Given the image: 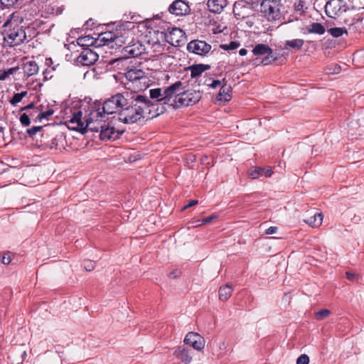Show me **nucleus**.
I'll use <instances>...</instances> for the list:
<instances>
[{
	"instance_id": "obj_26",
	"label": "nucleus",
	"mask_w": 364,
	"mask_h": 364,
	"mask_svg": "<svg viewBox=\"0 0 364 364\" xmlns=\"http://www.w3.org/2000/svg\"><path fill=\"white\" fill-rule=\"evenodd\" d=\"M304 43V40L299 39V38L288 40V41H285L284 46L283 48L286 49V50H287L289 48H292L296 50H298L302 48Z\"/></svg>"
},
{
	"instance_id": "obj_57",
	"label": "nucleus",
	"mask_w": 364,
	"mask_h": 364,
	"mask_svg": "<svg viewBox=\"0 0 364 364\" xmlns=\"http://www.w3.org/2000/svg\"><path fill=\"white\" fill-rule=\"evenodd\" d=\"M182 33H183V31L180 28H173L172 31L170 33V35H176V34H179L181 36H182Z\"/></svg>"
},
{
	"instance_id": "obj_16",
	"label": "nucleus",
	"mask_w": 364,
	"mask_h": 364,
	"mask_svg": "<svg viewBox=\"0 0 364 364\" xmlns=\"http://www.w3.org/2000/svg\"><path fill=\"white\" fill-rule=\"evenodd\" d=\"M107 36H109V38H106V41H109L110 48H112L114 47L119 48L123 45H125L127 41V38L125 36V33H109Z\"/></svg>"
},
{
	"instance_id": "obj_17",
	"label": "nucleus",
	"mask_w": 364,
	"mask_h": 364,
	"mask_svg": "<svg viewBox=\"0 0 364 364\" xmlns=\"http://www.w3.org/2000/svg\"><path fill=\"white\" fill-rule=\"evenodd\" d=\"M174 356L184 364H189L192 360L191 350L184 346H180L173 352Z\"/></svg>"
},
{
	"instance_id": "obj_25",
	"label": "nucleus",
	"mask_w": 364,
	"mask_h": 364,
	"mask_svg": "<svg viewBox=\"0 0 364 364\" xmlns=\"http://www.w3.org/2000/svg\"><path fill=\"white\" fill-rule=\"evenodd\" d=\"M232 290V285L229 284L220 287L218 291L220 300L223 301H227L230 297Z\"/></svg>"
},
{
	"instance_id": "obj_28",
	"label": "nucleus",
	"mask_w": 364,
	"mask_h": 364,
	"mask_svg": "<svg viewBox=\"0 0 364 364\" xmlns=\"http://www.w3.org/2000/svg\"><path fill=\"white\" fill-rule=\"evenodd\" d=\"M270 47L268 45L263 43H258L255 46L252 53L255 55H263L269 54Z\"/></svg>"
},
{
	"instance_id": "obj_61",
	"label": "nucleus",
	"mask_w": 364,
	"mask_h": 364,
	"mask_svg": "<svg viewBox=\"0 0 364 364\" xmlns=\"http://www.w3.org/2000/svg\"><path fill=\"white\" fill-rule=\"evenodd\" d=\"M49 73H50V71L47 69L43 72V80L44 81L48 80V75Z\"/></svg>"
},
{
	"instance_id": "obj_51",
	"label": "nucleus",
	"mask_w": 364,
	"mask_h": 364,
	"mask_svg": "<svg viewBox=\"0 0 364 364\" xmlns=\"http://www.w3.org/2000/svg\"><path fill=\"white\" fill-rule=\"evenodd\" d=\"M277 230V227L271 226V227H269V228H267L265 230V233L267 235H272V234L276 233Z\"/></svg>"
},
{
	"instance_id": "obj_7",
	"label": "nucleus",
	"mask_w": 364,
	"mask_h": 364,
	"mask_svg": "<svg viewBox=\"0 0 364 364\" xmlns=\"http://www.w3.org/2000/svg\"><path fill=\"white\" fill-rule=\"evenodd\" d=\"M201 99V93L199 90L184 91L183 89L181 95L177 97V100H173L174 107H188L196 104Z\"/></svg>"
},
{
	"instance_id": "obj_31",
	"label": "nucleus",
	"mask_w": 364,
	"mask_h": 364,
	"mask_svg": "<svg viewBox=\"0 0 364 364\" xmlns=\"http://www.w3.org/2000/svg\"><path fill=\"white\" fill-rule=\"evenodd\" d=\"M328 32L334 38H338L341 36L344 33H347V31L345 28L338 27L331 28L328 30Z\"/></svg>"
},
{
	"instance_id": "obj_6",
	"label": "nucleus",
	"mask_w": 364,
	"mask_h": 364,
	"mask_svg": "<svg viewBox=\"0 0 364 364\" xmlns=\"http://www.w3.org/2000/svg\"><path fill=\"white\" fill-rule=\"evenodd\" d=\"M281 7V0H263L260 5V10L269 21H276L282 16Z\"/></svg>"
},
{
	"instance_id": "obj_21",
	"label": "nucleus",
	"mask_w": 364,
	"mask_h": 364,
	"mask_svg": "<svg viewBox=\"0 0 364 364\" xmlns=\"http://www.w3.org/2000/svg\"><path fill=\"white\" fill-rule=\"evenodd\" d=\"M306 31L303 32L304 34L307 33L322 35L326 32V28L321 23L314 22L306 27Z\"/></svg>"
},
{
	"instance_id": "obj_22",
	"label": "nucleus",
	"mask_w": 364,
	"mask_h": 364,
	"mask_svg": "<svg viewBox=\"0 0 364 364\" xmlns=\"http://www.w3.org/2000/svg\"><path fill=\"white\" fill-rule=\"evenodd\" d=\"M144 73L141 70H130L126 73V78L129 81H136V80H145L146 77L144 75Z\"/></svg>"
},
{
	"instance_id": "obj_32",
	"label": "nucleus",
	"mask_w": 364,
	"mask_h": 364,
	"mask_svg": "<svg viewBox=\"0 0 364 364\" xmlns=\"http://www.w3.org/2000/svg\"><path fill=\"white\" fill-rule=\"evenodd\" d=\"M163 97L161 88H155L149 90V98L157 99V102H159V99Z\"/></svg>"
},
{
	"instance_id": "obj_8",
	"label": "nucleus",
	"mask_w": 364,
	"mask_h": 364,
	"mask_svg": "<svg viewBox=\"0 0 364 364\" xmlns=\"http://www.w3.org/2000/svg\"><path fill=\"white\" fill-rule=\"evenodd\" d=\"M183 90V83L177 81L170 86L167 87L163 93V97L159 99L161 105L170 104L174 106L173 100H177V97L181 95Z\"/></svg>"
},
{
	"instance_id": "obj_13",
	"label": "nucleus",
	"mask_w": 364,
	"mask_h": 364,
	"mask_svg": "<svg viewBox=\"0 0 364 364\" xmlns=\"http://www.w3.org/2000/svg\"><path fill=\"white\" fill-rule=\"evenodd\" d=\"M183 342L185 344L192 346L196 350H201L205 346L204 338L200 334L194 332L188 333Z\"/></svg>"
},
{
	"instance_id": "obj_48",
	"label": "nucleus",
	"mask_w": 364,
	"mask_h": 364,
	"mask_svg": "<svg viewBox=\"0 0 364 364\" xmlns=\"http://www.w3.org/2000/svg\"><path fill=\"white\" fill-rule=\"evenodd\" d=\"M222 85V82L219 80H213L210 84L208 85L211 88H216Z\"/></svg>"
},
{
	"instance_id": "obj_41",
	"label": "nucleus",
	"mask_w": 364,
	"mask_h": 364,
	"mask_svg": "<svg viewBox=\"0 0 364 364\" xmlns=\"http://www.w3.org/2000/svg\"><path fill=\"white\" fill-rule=\"evenodd\" d=\"M309 358L306 354L301 355L296 360V364H309Z\"/></svg>"
},
{
	"instance_id": "obj_53",
	"label": "nucleus",
	"mask_w": 364,
	"mask_h": 364,
	"mask_svg": "<svg viewBox=\"0 0 364 364\" xmlns=\"http://www.w3.org/2000/svg\"><path fill=\"white\" fill-rule=\"evenodd\" d=\"M198 203V200H190L183 208V210H185L188 208H191L193 205H196Z\"/></svg>"
},
{
	"instance_id": "obj_10",
	"label": "nucleus",
	"mask_w": 364,
	"mask_h": 364,
	"mask_svg": "<svg viewBox=\"0 0 364 364\" xmlns=\"http://www.w3.org/2000/svg\"><path fill=\"white\" fill-rule=\"evenodd\" d=\"M211 45L207 42L198 39L191 41L186 46L189 53H194L200 56H205L211 50Z\"/></svg>"
},
{
	"instance_id": "obj_19",
	"label": "nucleus",
	"mask_w": 364,
	"mask_h": 364,
	"mask_svg": "<svg viewBox=\"0 0 364 364\" xmlns=\"http://www.w3.org/2000/svg\"><path fill=\"white\" fill-rule=\"evenodd\" d=\"M232 98V87L227 83L221 85L219 93L217 96L218 101L229 102Z\"/></svg>"
},
{
	"instance_id": "obj_59",
	"label": "nucleus",
	"mask_w": 364,
	"mask_h": 364,
	"mask_svg": "<svg viewBox=\"0 0 364 364\" xmlns=\"http://www.w3.org/2000/svg\"><path fill=\"white\" fill-rule=\"evenodd\" d=\"M273 173V171L270 167L264 168V175L267 177H270Z\"/></svg>"
},
{
	"instance_id": "obj_9",
	"label": "nucleus",
	"mask_w": 364,
	"mask_h": 364,
	"mask_svg": "<svg viewBox=\"0 0 364 364\" xmlns=\"http://www.w3.org/2000/svg\"><path fill=\"white\" fill-rule=\"evenodd\" d=\"M350 9L344 0H329L325 6V11L328 16L335 18L341 16Z\"/></svg>"
},
{
	"instance_id": "obj_40",
	"label": "nucleus",
	"mask_w": 364,
	"mask_h": 364,
	"mask_svg": "<svg viewBox=\"0 0 364 364\" xmlns=\"http://www.w3.org/2000/svg\"><path fill=\"white\" fill-rule=\"evenodd\" d=\"M330 314V311L328 309H321L316 312V316L317 319H323Z\"/></svg>"
},
{
	"instance_id": "obj_36",
	"label": "nucleus",
	"mask_w": 364,
	"mask_h": 364,
	"mask_svg": "<svg viewBox=\"0 0 364 364\" xmlns=\"http://www.w3.org/2000/svg\"><path fill=\"white\" fill-rule=\"evenodd\" d=\"M21 124L23 127H28L31 124L29 116L26 113H23L19 118Z\"/></svg>"
},
{
	"instance_id": "obj_1",
	"label": "nucleus",
	"mask_w": 364,
	"mask_h": 364,
	"mask_svg": "<svg viewBox=\"0 0 364 364\" xmlns=\"http://www.w3.org/2000/svg\"><path fill=\"white\" fill-rule=\"evenodd\" d=\"M123 109L118 112V119L124 124H134L141 119H148L151 116L146 115V111L151 110L154 105L149 98L136 92H129Z\"/></svg>"
},
{
	"instance_id": "obj_44",
	"label": "nucleus",
	"mask_w": 364,
	"mask_h": 364,
	"mask_svg": "<svg viewBox=\"0 0 364 364\" xmlns=\"http://www.w3.org/2000/svg\"><path fill=\"white\" fill-rule=\"evenodd\" d=\"M18 0H1V4L4 7H9L15 4Z\"/></svg>"
},
{
	"instance_id": "obj_15",
	"label": "nucleus",
	"mask_w": 364,
	"mask_h": 364,
	"mask_svg": "<svg viewBox=\"0 0 364 364\" xmlns=\"http://www.w3.org/2000/svg\"><path fill=\"white\" fill-rule=\"evenodd\" d=\"M168 11L176 16H183L190 12V7L183 0H176L169 6Z\"/></svg>"
},
{
	"instance_id": "obj_23",
	"label": "nucleus",
	"mask_w": 364,
	"mask_h": 364,
	"mask_svg": "<svg viewBox=\"0 0 364 364\" xmlns=\"http://www.w3.org/2000/svg\"><path fill=\"white\" fill-rule=\"evenodd\" d=\"M23 69L24 74L30 77L38 73V66L35 61L31 60L23 64Z\"/></svg>"
},
{
	"instance_id": "obj_18",
	"label": "nucleus",
	"mask_w": 364,
	"mask_h": 364,
	"mask_svg": "<svg viewBox=\"0 0 364 364\" xmlns=\"http://www.w3.org/2000/svg\"><path fill=\"white\" fill-rule=\"evenodd\" d=\"M211 66L207 64H193L186 68L187 70L191 71V77L196 78L201 75L203 73L210 70Z\"/></svg>"
},
{
	"instance_id": "obj_55",
	"label": "nucleus",
	"mask_w": 364,
	"mask_h": 364,
	"mask_svg": "<svg viewBox=\"0 0 364 364\" xmlns=\"http://www.w3.org/2000/svg\"><path fill=\"white\" fill-rule=\"evenodd\" d=\"M9 76L7 75L6 71L5 70H0V81L5 80Z\"/></svg>"
},
{
	"instance_id": "obj_39",
	"label": "nucleus",
	"mask_w": 364,
	"mask_h": 364,
	"mask_svg": "<svg viewBox=\"0 0 364 364\" xmlns=\"http://www.w3.org/2000/svg\"><path fill=\"white\" fill-rule=\"evenodd\" d=\"M22 100L23 99L21 97L18 93H14L13 97L9 101L12 106H16V105L21 102Z\"/></svg>"
},
{
	"instance_id": "obj_49",
	"label": "nucleus",
	"mask_w": 364,
	"mask_h": 364,
	"mask_svg": "<svg viewBox=\"0 0 364 364\" xmlns=\"http://www.w3.org/2000/svg\"><path fill=\"white\" fill-rule=\"evenodd\" d=\"M108 33H105L104 34L105 36H102V37H101V36H102L103 34L100 35V41L101 42H103V43H103V45H106V44H107L108 46H109V47H110L109 41H106V38H109V36H107V34H108Z\"/></svg>"
},
{
	"instance_id": "obj_38",
	"label": "nucleus",
	"mask_w": 364,
	"mask_h": 364,
	"mask_svg": "<svg viewBox=\"0 0 364 364\" xmlns=\"http://www.w3.org/2000/svg\"><path fill=\"white\" fill-rule=\"evenodd\" d=\"M95 263L92 260H85L83 262V267L87 272L92 271L95 269Z\"/></svg>"
},
{
	"instance_id": "obj_50",
	"label": "nucleus",
	"mask_w": 364,
	"mask_h": 364,
	"mask_svg": "<svg viewBox=\"0 0 364 364\" xmlns=\"http://www.w3.org/2000/svg\"><path fill=\"white\" fill-rule=\"evenodd\" d=\"M244 3H245V1H243V0H240V1L235 3L234 7H233V12L235 13V15H237V14L235 13L236 9H237L238 7L244 6Z\"/></svg>"
},
{
	"instance_id": "obj_60",
	"label": "nucleus",
	"mask_w": 364,
	"mask_h": 364,
	"mask_svg": "<svg viewBox=\"0 0 364 364\" xmlns=\"http://www.w3.org/2000/svg\"><path fill=\"white\" fill-rule=\"evenodd\" d=\"M346 277H347L348 279L353 280L354 278L355 277V274L353 273H350V272H346Z\"/></svg>"
},
{
	"instance_id": "obj_24",
	"label": "nucleus",
	"mask_w": 364,
	"mask_h": 364,
	"mask_svg": "<svg viewBox=\"0 0 364 364\" xmlns=\"http://www.w3.org/2000/svg\"><path fill=\"white\" fill-rule=\"evenodd\" d=\"M323 215L321 213H314L309 218L304 219V222L311 227H318L321 225Z\"/></svg>"
},
{
	"instance_id": "obj_5",
	"label": "nucleus",
	"mask_w": 364,
	"mask_h": 364,
	"mask_svg": "<svg viewBox=\"0 0 364 364\" xmlns=\"http://www.w3.org/2000/svg\"><path fill=\"white\" fill-rule=\"evenodd\" d=\"M67 117L65 124L68 129L77 131L81 133L84 129V122L82 121V112L75 107L68 109L66 111Z\"/></svg>"
},
{
	"instance_id": "obj_46",
	"label": "nucleus",
	"mask_w": 364,
	"mask_h": 364,
	"mask_svg": "<svg viewBox=\"0 0 364 364\" xmlns=\"http://www.w3.org/2000/svg\"><path fill=\"white\" fill-rule=\"evenodd\" d=\"M54 111L53 109H48L46 112H41V117H43V119H48V118L53 115Z\"/></svg>"
},
{
	"instance_id": "obj_58",
	"label": "nucleus",
	"mask_w": 364,
	"mask_h": 364,
	"mask_svg": "<svg viewBox=\"0 0 364 364\" xmlns=\"http://www.w3.org/2000/svg\"><path fill=\"white\" fill-rule=\"evenodd\" d=\"M34 107V103L31 102L28 104V105L23 107L21 108V111H27L28 109H33Z\"/></svg>"
},
{
	"instance_id": "obj_3",
	"label": "nucleus",
	"mask_w": 364,
	"mask_h": 364,
	"mask_svg": "<svg viewBox=\"0 0 364 364\" xmlns=\"http://www.w3.org/2000/svg\"><path fill=\"white\" fill-rule=\"evenodd\" d=\"M129 92H124L122 93H117L110 97L105 100L103 102L96 101L92 107L94 109H97L101 112V114L107 119V115L115 113L117 110L119 112L123 109L124 104H125L126 100L130 95Z\"/></svg>"
},
{
	"instance_id": "obj_12",
	"label": "nucleus",
	"mask_w": 364,
	"mask_h": 364,
	"mask_svg": "<svg viewBox=\"0 0 364 364\" xmlns=\"http://www.w3.org/2000/svg\"><path fill=\"white\" fill-rule=\"evenodd\" d=\"M124 130L115 129L114 127L106 124L104 122V127H101L100 139L102 141H114L119 139L124 133Z\"/></svg>"
},
{
	"instance_id": "obj_14",
	"label": "nucleus",
	"mask_w": 364,
	"mask_h": 364,
	"mask_svg": "<svg viewBox=\"0 0 364 364\" xmlns=\"http://www.w3.org/2000/svg\"><path fill=\"white\" fill-rule=\"evenodd\" d=\"M122 53L123 54V57L110 60L109 64L113 65L114 63L122 61L124 59L137 57L141 55V50L138 45H127L122 48Z\"/></svg>"
},
{
	"instance_id": "obj_37",
	"label": "nucleus",
	"mask_w": 364,
	"mask_h": 364,
	"mask_svg": "<svg viewBox=\"0 0 364 364\" xmlns=\"http://www.w3.org/2000/svg\"><path fill=\"white\" fill-rule=\"evenodd\" d=\"M43 126H36L33 127L31 128L27 129L26 133L31 136H33L35 134H36L37 132L41 131L43 129Z\"/></svg>"
},
{
	"instance_id": "obj_33",
	"label": "nucleus",
	"mask_w": 364,
	"mask_h": 364,
	"mask_svg": "<svg viewBox=\"0 0 364 364\" xmlns=\"http://www.w3.org/2000/svg\"><path fill=\"white\" fill-rule=\"evenodd\" d=\"M240 43L236 41H230L228 44H220V48L224 50H232L237 48Z\"/></svg>"
},
{
	"instance_id": "obj_27",
	"label": "nucleus",
	"mask_w": 364,
	"mask_h": 364,
	"mask_svg": "<svg viewBox=\"0 0 364 364\" xmlns=\"http://www.w3.org/2000/svg\"><path fill=\"white\" fill-rule=\"evenodd\" d=\"M77 44L83 48H89L90 46H92L97 43V39L93 38L90 36H82L77 38Z\"/></svg>"
},
{
	"instance_id": "obj_11",
	"label": "nucleus",
	"mask_w": 364,
	"mask_h": 364,
	"mask_svg": "<svg viewBox=\"0 0 364 364\" xmlns=\"http://www.w3.org/2000/svg\"><path fill=\"white\" fill-rule=\"evenodd\" d=\"M98 54L94 50L90 48H83L77 58V61L83 66H90L93 65L98 60Z\"/></svg>"
},
{
	"instance_id": "obj_45",
	"label": "nucleus",
	"mask_w": 364,
	"mask_h": 364,
	"mask_svg": "<svg viewBox=\"0 0 364 364\" xmlns=\"http://www.w3.org/2000/svg\"><path fill=\"white\" fill-rule=\"evenodd\" d=\"M304 6V3L303 1L299 0L298 2H296L294 4V9L296 11H302Z\"/></svg>"
},
{
	"instance_id": "obj_63",
	"label": "nucleus",
	"mask_w": 364,
	"mask_h": 364,
	"mask_svg": "<svg viewBox=\"0 0 364 364\" xmlns=\"http://www.w3.org/2000/svg\"><path fill=\"white\" fill-rule=\"evenodd\" d=\"M18 95L21 96V97L23 99V97H25L27 95H28V92L27 91H23V92H18Z\"/></svg>"
},
{
	"instance_id": "obj_43",
	"label": "nucleus",
	"mask_w": 364,
	"mask_h": 364,
	"mask_svg": "<svg viewBox=\"0 0 364 364\" xmlns=\"http://www.w3.org/2000/svg\"><path fill=\"white\" fill-rule=\"evenodd\" d=\"M11 262V253L8 252L5 253L2 258H1V262L4 264H9Z\"/></svg>"
},
{
	"instance_id": "obj_30",
	"label": "nucleus",
	"mask_w": 364,
	"mask_h": 364,
	"mask_svg": "<svg viewBox=\"0 0 364 364\" xmlns=\"http://www.w3.org/2000/svg\"><path fill=\"white\" fill-rule=\"evenodd\" d=\"M264 172V168H262L259 166H255L252 169L249 171L248 175L252 178L256 179V178H258L260 176H263Z\"/></svg>"
},
{
	"instance_id": "obj_64",
	"label": "nucleus",
	"mask_w": 364,
	"mask_h": 364,
	"mask_svg": "<svg viewBox=\"0 0 364 364\" xmlns=\"http://www.w3.org/2000/svg\"><path fill=\"white\" fill-rule=\"evenodd\" d=\"M42 119H43V117H41V113H39V114H38V116L36 117V118L34 119V122H41V121H42Z\"/></svg>"
},
{
	"instance_id": "obj_54",
	"label": "nucleus",
	"mask_w": 364,
	"mask_h": 364,
	"mask_svg": "<svg viewBox=\"0 0 364 364\" xmlns=\"http://www.w3.org/2000/svg\"><path fill=\"white\" fill-rule=\"evenodd\" d=\"M18 69H19V68L17 66V67L10 68L5 70L6 71L7 75L9 76L10 75L14 74Z\"/></svg>"
},
{
	"instance_id": "obj_2",
	"label": "nucleus",
	"mask_w": 364,
	"mask_h": 364,
	"mask_svg": "<svg viewBox=\"0 0 364 364\" xmlns=\"http://www.w3.org/2000/svg\"><path fill=\"white\" fill-rule=\"evenodd\" d=\"M23 19L18 21V17L16 19V13H13L10 17L4 23L3 27H7L9 25L13 26L5 30L4 32V39L7 42L10 47L14 46H19L22 44L26 39V33L23 26H20L18 23H21Z\"/></svg>"
},
{
	"instance_id": "obj_47",
	"label": "nucleus",
	"mask_w": 364,
	"mask_h": 364,
	"mask_svg": "<svg viewBox=\"0 0 364 364\" xmlns=\"http://www.w3.org/2000/svg\"><path fill=\"white\" fill-rule=\"evenodd\" d=\"M217 216L216 215H210V216H208L206 218H204L203 219H200V224H207V223H210L213 219L216 218Z\"/></svg>"
},
{
	"instance_id": "obj_4",
	"label": "nucleus",
	"mask_w": 364,
	"mask_h": 364,
	"mask_svg": "<svg viewBox=\"0 0 364 364\" xmlns=\"http://www.w3.org/2000/svg\"><path fill=\"white\" fill-rule=\"evenodd\" d=\"M106 119H107L105 118L104 115L101 114L99 109H95L92 107V110L85 119V124H84L83 126L84 129L81 132V134H85L89 131L92 132H100L101 127H104V123H100L102 122H105Z\"/></svg>"
},
{
	"instance_id": "obj_62",
	"label": "nucleus",
	"mask_w": 364,
	"mask_h": 364,
	"mask_svg": "<svg viewBox=\"0 0 364 364\" xmlns=\"http://www.w3.org/2000/svg\"><path fill=\"white\" fill-rule=\"evenodd\" d=\"M247 53V50L245 48H241V49L239 50V54H240L241 56H244V55H245Z\"/></svg>"
},
{
	"instance_id": "obj_56",
	"label": "nucleus",
	"mask_w": 364,
	"mask_h": 364,
	"mask_svg": "<svg viewBox=\"0 0 364 364\" xmlns=\"http://www.w3.org/2000/svg\"><path fill=\"white\" fill-rule=\"evenodd\" d=\"M363 18L360 16H358L357 18H354L353 22L350 23V26H353L354 25L361 23L363 21Z\"/></svg>"
},
{
	"instance_id": "obj_34",
	"label": "nucleus",
	"mask_w": 364,
	"mask_h": 364,
	"mask_svg": "<svg viewBox=\"0 0 364 364\" xmlns=\"http://www.w3.org/2000/svg\"><path fill=\"white\" fill-rule=\"evenodd\" d=\"M60 139H63L62 135L55 136L54 138L52 139L50 143L49 144H48V147H49L50 149H53V148L58 149V141H60Z\"/></svg>"
},
{
	"instance_id": "obj_52",
	"label": "nucleus",
	"mask_w": 364,
	"mask_h": 364,
	"mask_svg": "<svg viewBox=\"0 0 364 364\" xmlns=\"http://www.w3.org/2000/svg\"><path fill=\"white\" fill-rule=\"evenodd\" d=\"M180 273H181L180 271H178V269H175V270L171 271L169 273L168 277L170 278L175 279V278H177L179 277Z\"/></svg>"
},
{
	"instance_id": "obj_29",
	"label": "nucleus",
	"mask_w": 364,
	"mask_h": 364,
	"mask_svg": "<svg viewBox=\"0 0 364 364\" xmlns=\"http://www.w3.org/2000/svg\"><path fill=\"white\" fill-rule=\"evenodd\" d=\"M152 103L154 105V107H150L151 110L146 111V115L151 116L149 119H152L154 117H156L160 115L161 114H163L166 110V109L164 106H161L160 107H156V106H158V105L155 104L154 102H152Z\"/></svg>"
},
{
	"instance_id": "obj_42",
	"label": "nucleus",
	"mask_w": 364,
	"mask_h": 364,
	"mask_svg": "<svg viewBox=\"0 0 364 364\" xmlns=\"http://www.w3.org/2000/svg\"><path fill=\"white\" fill-rule=\"evenodd\" d=\"M261 63L264 65H271L275 62L272 59V55L267 54L266 56L262 60Z\"/></svg>"
},
{
	"instance_id": "obj_20",
	"label": "nucleus",
	"mask_w": 364,
	"mask_h": 364,
	"mask_svg": "<svg viewBox=\"0 0 364 364\" xmlns=\"http://www.w3.org/2000/svg\"><path fill=\"white\" fill-rule=\"evenodd\" d=\"M226 5V0H208L207 6L210 11L220 14Z\"/></svg>"
},
{
	"instance_id": "obj_35",
	"label": "nucleus",
	"mask_w": 364,
	"mask_h": 364,
	"mask_svg": "<svg viewBox=\"0 0 364 364\" xmlns=\"http://www.w3.org/2000/svg\"><path fill=\"white\" fill-rule=\"evenodd\" d=\"M269 54L272 55V59L274 60V62L279 61L282 57L284 56V53H281L279 51L277 50L274 51L272 48H270Z\"/></svg>"
}]
</instances>
